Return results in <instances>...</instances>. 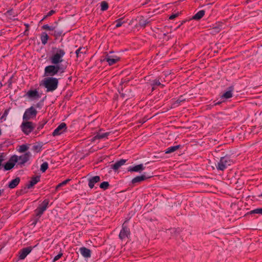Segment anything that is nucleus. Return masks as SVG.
<instances>
[{
    "label": "nucleus",
    "instance_id": "nucleus-29",
    "mask_svg": "<svg viewBox=\"0 0 262 262\" xmlns=\"http://www.w3.org/2000/svg\"><path fill=\"white\" fill-rule=\"evenodd\" d=\"M29 147L28 146V145L26 144H23L19 146L18 151L20 152H24L26 151H27Z\"/></svg>",
    "mask_w": 262,
    "mask_h": 262
},
{
    "label": "nucleus",
    "instance_id": "nucleus-2",
    "mask_svg": "<svg viewBox=\"0 0 262 262\" xmlns=\"http://www.w3.org/2000/svg\"><path fill=\"white\" fill-rule=\"evenodd\" d=\"M67 68L60 65L51 64L47 66L44 69V76L47 77H54V76L61 75L64 73Z\"/></svg>",
    "mask_w": 262,
    "mask_h": 262
},
{
    "label": "nucleus",
    "instance_id": "nucleus-40",
    "mask_svg": "<svg viewBox=\"0 0 262 262\" xmlns=\"http://www.w3.org/2000/svg\"><path fill=\"white\" fill-rule=\"evenodd\" d=\"M4 160V157L2 155H0V169L2 168V163Z\"/></svg>",
    "mask_w": 262,
    "mask_h": 262
},
{
    "label": "nucleus",
    "instance_id": "nucleus-35",
    "mask_svg": "<svg viewBox=\"0 0 262 262\" xmlns=\"http://www.w3.org/2000/svg\"><path fill=\"white\" fill-rule=\"evenodd\" d=\"M101 130L99 129V139L106 138L109 135L108 133H101Z\"/></svg>",
    "mask_w": 262,
    "mask_h": 262
},
{
    "label": "nucleus",
    "instance_id": "nucleus-31",
    "mask_svg": "<svg viewBox=\"0 0 262 262\" xmlns=\"http://www.w3.org/2000/svg\"><path fill=\"white\" fill-rule=\"evenodd\" d=\"M48 168V163L47 162H43L40 166V171L44 172Z\"/></svg>",
    "mask_w": 262,
    "mask_h": 262
},
{
    "label": "nucleus",
    "instance_id": "nucleus-30",
    "mask_svg": "<svg viewBox=\"0 0 262 262\" xmlns=\"http://www.w3.org/2000/svg\"><path fill=\"white\" fill-rule=\"evenodd\" d=\"M70 180H71L70 179H67L65 181H63L62 182L58 184L56 187V190H57L61 187H62V186L66 185L67 184H68V182H69L70 181Z\"/></svg>",
    "mask_w": 262,
    "mask_h": 262
},
{
    "label": "nucleus",
    "instance_id": "nucleus-32",
    "mask_svg": "<svg viewBox=\"0 0 262 262\" xmlns=\"http://www.w3.org/2000/svg\"><path fill=\"white\" fill-rule=\"evenodd\" d=\"M109 185L110 184L108 182H103L100 184L99 187L103 190H106L108 188Z\"/></svg>",
    "mask_w": 262,
    "mask_h": 262
},
{
    "label": "nucleus",
    "instance_id": "nucleus-15",
    "mask_svg": "<svg viewBox=\"0 0 262 262\" xmlns=\"http://www.w3.org/2000/svg\"><path fill=\"white\" fill-rule=\"evenodd\" d=\"M126 162V160L121 159L117 161L115 164L112 165V168L114 170H118L121 166L123 165Z\"/></svg>",
    "mask_w": 262,
    "mask_h": 262
},
{
    "label": "nucleus",
    "instance_id": "nucleus-8",
    "mask_svg": "<svg viewBox=\"0 0 262 262\" xmlns=\"http://www.w3.org/2000/svg\"><path fill=\"white\" fill-rule=\"evenodd\" d=\"M18 157L16 155H14L11 157L8 162H7L4 167L5 170H9L11 169L15 165V163L18 162Z\"/></svg>",
    "mask_w": 262,
    "mask_h": 262
},
{
    "label": "nucleus",
    "instance_id": "nucleus-23",
    "mask_svg": "<svg viewBox=\"0 0 262 262\" xmlns=\"http://www.w3.org/2000/svg\"><path fill=\"white\" fill-rule=\"evenodd\" d=\"M180 147V145L170 146L165 150V154H170L178 149Z\"/></svg>",
    "mask_w": 262,
    "mask_h": 262
},
{
    "label": "nucleus",
    "instance_id": "nucleus-19",
    "mask_svg": "<svg viewBox=\"0 0 262 262\" xmlns=\"http://www.w3.org/2000/svg\"><path fill=\"white\" fill-rule=\"evenodd\" d=\"M150 177H146L145 175L139 176H137L135 178H134L132 180V182L133 183L135 184V183H139L141 181H144L147 178H149Z\"/></svg>",
    "mask_w": 262,
    "mask_h": 262
},
{
    "label": "nucleus",
    "instance_id": "nucleus-10",
    "mask_svg": "<svg viewBox=\"0 0 262 262\" xmlns=\"http://www.w3.org/2000/svg\"><path fill=\"white\" fill-rule=\"evenodd\" d=\"M33 248L31 246L27 247L19 251V259H24L32 251Z\"/></svg>",
    "mask_w": 262,
    "mask_h": 262
},
{
    "label": "nucleus",
    "instance_id": "nucleus-45",
    "mask_svg": "<svg viewBox=\"0 0 262 262\" xmlns=\"http://www.w3.org/2000/svg\"><path fill=\"white\" fill-rule=\"evenodd\" d=\"M3 35V32H0V37H1Z\"/></svg>",
    "mask_w": 262,
    "mask_h": 262
},
{
    "label": "nucleus",
    "instance_id": "nucleus-6",
    "mask_svg": "<svg viewBox=\"0 0 262 262\" xmlns=\"http://www.w3.org/2000/svg\"><path fill=\"white\" fill-rule=\"evenodd\" d=\"M49 200L46 199L38 206V207L34 210L36 217H40L43 212L49 207Z\"/></svg>",
    "mask_w": 262,
    "mask_h": 262
},
{
    "label": "nucleus",
    "instance_id": "nucleus-34",
    "mask_svg": "<svg viewBox=\"0 0 262 262\" xmlns=\"http://www.w3.org/2000/svg\"><path fill=\"white\" fill-rule=\"evenodd\" d=\"M123 21L122 19H118L115 22V28H119L122 26Z\"/></svg>",
    "mask_w": 262,
    "mask_h": 262
},
{
    "label": "nucleus",
    "instance_id": "nucleus-38",
    "mask_svg": "<svg viewBox=\"0 0 262 262\" xmlns=\"http://www.w3.org/2000/svg\"><path fill=\"white\" fill-rule=\"evenodd\" d=\"M55 13V11L53 10H52L50 11L47 14V15H45V17L50 16L52 15L53 14H54Z\"/></svg>",
    "mask_w": 262,
    "mask_h": 262
},
{
    "label": "nucleus",
    "instance_id": "nucleus-16",
    "mask_svg": "<svg viewBox=\"0 0 262 262\" xmlns=\"http://www.w3.org/2000/svg\"><path fill=\"white\" fill-rule=\"evenodd\" d=\"M39 180L40 177L39 176L33 177L31 181H30L29 184L27 185V187L28 189L31 188L34 185H35L37 182H38Z\"/></svg>",
    "mask_w": 262,
    "mask_h": 262
},
{
    "label": "nucleus",
    "instance_id": "nucleus-43",
    "mask_svg": "<svg viewBox=\"0 0 262 262\" xmlns=\"http://www.w3.org/2000/svg\"><path fill=\"white\" fill-rule=\"evenodd\" d=\"M55 33H56V34L57 35H61L62 34V32H60V31H58V32L55 31Z\"/></svg>",
    "mask_w": 262,
    "mask_h": 262
},
{
    "label": "nucleus",
    "instance_id": "nucleus-33",
    "mask_svg": "<svg viewBox=\"0 0 262 262\" xmlns=\"http://www.w3.org/2000/svg\"><path fill=\"white\" fill-rule=\"evenodd\" d=\"M250 213L251 214L256 213L262 215V208H256L254 210H252L250 212Z\"/></svg>",
    "mask_w": 262,
    "mask_h": 262
},
{
    "label": "nucleus",
    "instance_id": "nucleus-44",
    "mask_svg": "<svg viewBox=\"0 0 262 262\" xmlns=\"http://www.w3.org/2000/svg\"><path fill=\"white\" fill-rule=\"evenodd\" d=\"M47 17H45V15L43 16V18L41 20H44L45 19H46Z\"/></svg>",
    "mask_w": 262,
    "mask_h": 262
},
{
    "label": "nucleus",
    "instance_id": "nucleus-48",
    "mask_svg": "<svg viewBox=\"0 0 262 262\" xmlns=\"http://www.w3.org/2000/svg\"><path fill=\"white\" fill-rule=\"evenodd\" d=\"M2 193V190L0 189V194H1Z\"/></svg>",
    "mask_w": 262,
    "mask_h": 262
},
{
    "label": "nucleus",
    "instance_id": "nucleus-36",
    "mask_svg": "<svg viewBox=\"0 0 262 262\" xmlns=\"http://www.w3.org/2000/svg\"><path fill=\"white\" fill-rule=\"evenodd\" d=\"M63 254L62 252H60L58 254L55 256L53 259L52 262H55L57 260H58L62 256Z\"/></svg>",
    "mask_w": 262,
    "mask_h": 262
},
{
    "label": "nucleus",
    "instance_id": "nucleus-20",
    "mask_svg": "<svg viewBox=\"0 0 262 262\" xmlns=\"http://www.w3.org/2000/svg\"><path fill=\"white\" fill-rule=\"evenodd\" d=\"M98 182V176H96L93 177L89 180V186L91 188H93L95 184Z\"/></svg>",
    "mask_w": 262,
    "mask_h": 262
},
{
    "label": "nucleus",
    "instance_id": "nucleus-4",
    "mask_svg": "<svg viewBox=\"0 0 262 262\" xmlns=\"http://www.w3.org/2000/svg\"><path fill=\"white\" fill-rule=\"evenodd\" d=\"M232 161L229 157L225 156L222 157L219 162L215 165L216 167L218 170L223 171L228 166L231 165Z\"/></svg>",
    "mask_w": 262,
    "mask_h": 262
},
{
    "label": "nucleus",
    "instance_id": "nucleus-11",
    "mask_svg": "<svg viewBox=\"0 0 262 262\" xmlns=\"http://www.w3.org/2000/svg\"><path fill=\"white\" fill-rule=\"evenodd\" d=\"M130 232L129 229L125 226L124 224L122 226V228L121 230L119 236L121 240L125 239L128 238Z\"/></svg>",
    "mask_w": 262,
    "mask_h": 262
},
{
    "label": "nucleus",
    "instance_id": "nucleus-49",
    "mask_svg": "<svg viewBox=\"0 0 262 262\" xmlns=\"http://www.w3.org/2000/svg\"><path fill=\"white\" fill-rule=\"evenodd\" d=\"M260 196H262V194L260 195Z\"/></svg>",
    "mask_w": 262,
    "mask_h": 262
},
{
    "label": "nucleus",
    "instance_id": "nucleus-25",
    "mask_svg": "<svg viewBox=\"0 0 262 262\" xmlns=\"http://www.w3.org/2000/svg\"><path fill=\"white\" fill-rule=\"evenodd\" d=\"M86 52V50L84 48H78L75 52V53L77 55V57H81L82 54H85Z\"/></svg>",
    "mask_w": 262,
    "mask_h": 262
},
{
    "label": "nucleus",
    "instance_id": "nucleus-17",
    "mask_svg": "<svg viewBox=\"0 0 262 262\" xmlns=\"http://www.w3.org/2000/svg\"><path fill=\"white\" fill-rule=\"evenodd\" d=\"M232 89L229 90L225 93H224L221 96V98L222 100H226L227 99L230 98L232 97Z\"/></svg>",
    "mask_w": 262,
    "mask_h": 262
},
{
    "label": "nucleus",
    "instance_id": "nucleus-39",
    "mask_svg": "<svg viewBox=\"0 0 262 262\" xmlns=\"http://www.w3.org/2000/svg\"><path fill=\"white\" fill-rule=\"evenodd\" d=\"M153 86L161 85L160 82L158 80H155L152 83Z\"/></svg>",
    "mask_w": 262,
    "mask_h": 262
},
{
    "label": "nucleus",
    "instance_id": "nucleus-46",
    "mask_svg": "<svg viewBox=\"0 0 262 262\" xmlns=\"http://www.w3.org/2000/svg\"><path fill=\"white\" fill-rule=\"evenodd\" d=\"M98 137V135H96L95 136V139H96Z\"/></svg>",
    "mask_w": 262,
    "mask_h": 262
},
{
    "label": "nucleus",
    "instance_id": "nucleus-26",
    "mask_svg": "<svg viewBox=\"0 0 262 262\" xmlns=\"http://www.w3.org/2000/svg\"><path fill=\"white\" fill-rule=\"evenodd\" d=\"M27 95L29 97L34 98L38 97V92L36 90L29 91L27 93Z\"/></svg>",
    "mask_w": 262,
    "mask_h": 262
},
{
    "label": "nucleus",
    "instance_id": "nucleus-12",
    "mask_svg": "<svg viewBox=\"0 0 262 262\" xmlns=\"http://www.w3.org/2000/svg\"><path fill=\"white\" fill-rule=\"evenodd\" d=\"M106 60L110 66L113 65L119 60V58L116 56L107 55V56L101 61H104Z\"/></svg>",
    "mask_w": 262,
    "mask_h": 262
},
{
    "label": "nucleus",
    "instance_id": "nucleus-41",
    "mask_svg": "<svg viewBox=\"0 0 262 262\" xmlns=\"http://www.w3.org/2000/svg\"><path fill=\"white\" fill-rule=\"evenodd\" d=\"M39 218L36 217V216L35 215V219L34 220V222L32 223L33 225H35L37 223V222L39 221Z\"/></svg>",
    "mask_w": 262,
    "mask_h": 262
},
{
    "label": "nucleus",
    "instance_id": "nucleus-47",
    "mask_svg": "<svg viewBox=\"0 0 262 262\" xmlns=\"http://www.w3.org/2000/svg\"><path fill=\"white\" fill-rule=\"evenodd\" d=\"M7 113L6 112H5V113H4V115H7Z\"/></svg>",
    "mask_w": 262,
    "mask_h": 262
},
{
    "label": "nucleus",
    "instance_id": "nucleus-13",
    "mask_svg": "<svg viewBox=\"0 0 262 262\" xmlns=\"http://www.w3.org/2000/svg\"><path fill=\"white\" fill-rule=\"evenodd\" d=\"M145 169V167L142 164L137 165L133 166H129L127 170L130 172H140Z\"/></svg>",
    "mask_w": 262,
    "mask_h": 262
},
{
    "label": "nucleus",
    "instance_id": "nucleus-7",
    "mask_svg": "<svg viewBox=\"0 0 262 262\" xmlns=\"http://www.w3.org/2000/svg\"><path fill=\"white\" fill-rule=\"evenodd\" d=\"M37 113L36 110L34 107H30L25 111L23 117V120L28 121L33 118L36 116Z\"/></svg>",
    "mask_w": 262,
    "mask_h": 262
},
{
    "label": "nucleus",
    "instance_id": "nucleus-22",
    "mask_svg": "<svg viewBox=\"0 0 262 262\" xmlns=\"http://www.w3.org/2000/svg\"><path fill=\"white\" fill-rule=\"evenodd\" d=\"M49 39V36L46 32H42L41 34L40 40L41 41V43L45 45Z\"/></svg>",
    "mask_w": 262,
    "mask_h": 262
},
{
    "label": "nucleus",
    "instance_id": "nucleus-42",
    "mask_svg": "<svg viewBox=\"0 0 262 262\" xmlns=\"http://www.w3.org/2000/svg\"><path fill=\"white\" fill-rule=\"evenodd\" d=\"M177 16V14H173V15H171L169 16V18L170 19H174V18H176V17Z\"/></svg>",
    "mask_w": 262,
    "mask_h": 262
},
{
    "label": "nucleus",
    "instance_id": "nucleus-3",
    "mask_svg": "<svg viewBox=\"0 0 262 262\" xmlns=\"http://www.w3.org/2000/svg\"><path fill=\"white\" fill-rule=\"evenodd\" d=\"M58 79L54 77H49L45 78L40 83V85L43 86L46 89V93L53 92L58 88Z\"/></svg>",
    "mask_w": 262,
    "mask_h": 262
},
{
    "label": "nucleus",
    "instance_id": "nucleus-9",
    "mask_svg": "<svg viewBox=\"0 0 262 262\" xmlns=\"http://www.w3.org/2000/svg\"><path fill=\"white\" fill-rule=\"evenodd\" d=\"M67 129V125L65 123H61L53 131L52 135L53 136H57L61 135Z\"/></svg>",
    "mask_w": 262,
    "mask_h": 262
},
{
    "label": "nucleus",
    "instance_id": "nucleus-18",
    "mask_svg": "<svg viewBox=\"0 0 262 262\" xmlns=\"http://www.w3.org/2000/svg\"><path fill=\"white\" fill-rule=\"evenodd\" d=\"M20 182V178L17 177L15 179L11 180L8 184V187L11 188L13 189Z\"/></svg>",
    "mask_w": 262,
    "mask_h": 262
},
{
    "label": "nucleus",
    "instance_id": "nucleus-14",
    "mask_svg": "<svg viewBox=\"0 0 262 262\" xmlns=\"http://www.w3.org/2000/svg\"><path fill=\"white\" fill-rule=\"evenodd\" d=\"M79 252L85 258H89L91 257L90 250L84 247H80L79 249Z\"/></svg>",
    "mask_w": 262,
    "mask_h": 262
},
{
    "label": "nucleus",
    "instance_id": "nucleus-21",
    "mask_svg": "<svg viewBox=\"0 0 262 262\" xmlns=\"http://www.w3.org/2000/svg\"><path fill=\"white\" fill-rule=\"evenodd\" d=\"M205 12V11L203 10L199 11L194 16H193L192 19L195 20L200 19L204 15Z\"/></svg>",
    "mask_w": 262,
    "mask_h": 262
},
{
    "label": "nucleus",
    "instance_id": "nucleus-1",
    "mask_svg": "<svg viewBox=\"0 0 262 262\" xmlns=\"http://www.w3.org/2000/svg\"><path fill=\"white\" fill-rule=\"evenodd\" d=\"M65 55L66 51L63 49L53 47L49 61L51 64L60 65L67 68L68 62L63 59Z\"/></svg>",
    "mask_w": 262,
    "mask_h": 262
},
{
    "label": "nucleus",
    "instance_id": "nucleus-37",
    "mask_svg": "<svg viewBox=\"0 0 262 262\" xmlns=\"http://www.w3.org/2000/svg\"><path fill=\"white\" fill-rule=\"evenodd\" d=\"M46 123V122H44L42 123H40L38 125L37 129L40 130V129H42L43 127Z\"/></svg>",
    "mask_w": 262,
    "mask_h": 262
},
{
    "label": "nucleus",
    "instance_id": "nucleus-5",
    "mask_svg": "<svg viewBox=\"0 0 262 262\" xmlns=\"http://www.w3.org/2000/svg\"><path fill=\"white\" fill-rule=\"evenodd\" d=\"M35 125L32 122L23 120L20 127L22 132L26 135H28L35 128Z\"/></svg>",
    "mask_w": 262,
    "mask_h": 262
},
{
    "label": "nucleus",
    "instance_id": "nucleus-28",
    "mask_svg": "<svg viewBox=\"0 0 262 262\" xmlns=\"http://www.w3.org/2000/svg\"><path fill=\"white\" fill-rule=\"evenodd\" d=\"M41 28L43 30L53 31L55 29V26H49L48 25H44L42 26Z\"/></svg>",
    "mask_w": 262,
    "mask_h": 262
},
{
    "label": "nucleus",
    "instance_id": "nucleus-27",
    "mask_svg": "<svg viewBox=\"0 0 262 262\" xmlns=\"http://www.w3.org/2000/svg\"><path fill=\"white\" fill-rule=\"evenodd\" d=\"M101 10L104 11L106 10L108 8V3L105 1H102L100 3Z\"/></svg>",
    "mask_w": 262,
    "mask_h": 262
},
{
    "label": "nucleus",
    "instance_id": "nucleus-24",
    "mask_svg": "<svg viewBox=\"0 0 262 262\" xmlns=\"http://www.w3.org/2000/svg\"><path fill=\"white\" fill-rule=\"evenodd\" d=\"M18 161L20 164H24L28 161V155L26 154L23 156L18 157Z\"/></svg>",
    "mask_w": 262,
    "mask_h": 262
}]
</instances>
